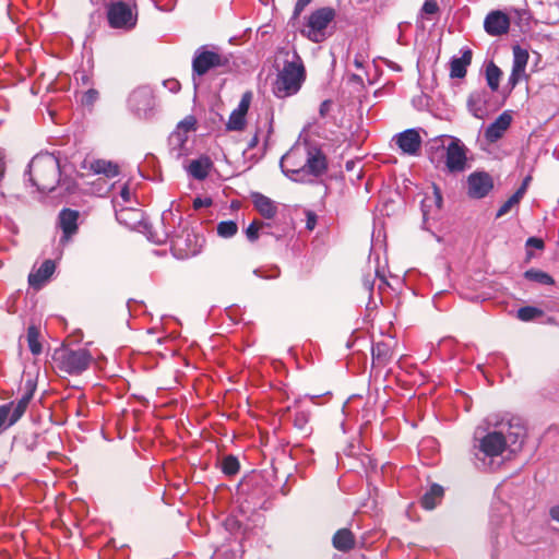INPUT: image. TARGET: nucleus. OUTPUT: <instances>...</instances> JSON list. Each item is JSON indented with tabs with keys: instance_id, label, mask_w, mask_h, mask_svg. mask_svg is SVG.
<instances>
[{
	"instance_id": "obj_4",
	"label": "nucleus",
	"mask_w": 559,
	"mask_h": 559,
	"mask_svg": "<svg viewBox=\"0 0 559 559\" xmlns=\"http://www.w3.org/2000/svg\"><path fill=\"white\" fill-rule=\"evenodd\" d=\"M480 428H477L474 437L475 456L483 462L484 466H490L491 460L500 456L508 447L504 426L484 436H480Z\"/></svg>"
},
{
	"instance_id": "obj_60",
	"label": "nucleus",
	"mask_w": 559,
	"mask_h": 559,
	"mask_svg": "<svg viewBox=\"0 0 559 559\" xmlns=\"http://www.w3.org/2000/svg\"><path fill=\"white\" fill-rule=\"evenodd\" d=\"M230 556H231L233 559H237L235 554H230Z\"/></svg>"
},
{
	"instance_id": "obj_52",
	"label": "nucleus",
	"mask_w": 559,
	"mask_h": 559,
	"mask_svg": "<svg viewBox=\"0 0 559 559\" xmlns=\"http://www.w3.org/2000/svg\"><path fill=\"white\" fill-rule=\"evenodd\" d=\"M365 58L362 55H356L355 56V59H354V66L357 68V69H362L364 66H365Z\"/></svg>"
},
{
	"instance_id": "obj_5",
	"label": "nucleus",
	"mask_w": 559,
	"mask_h": 559,
	"mask_svg": "<svg viewBox=\"0 0 559 559\" xmlns=\"http://www.w3.org/2000/svg\"><path fill=\"white\" fill-rule=\"evenodd\" d=\"M435 143L444 152V169L448 174H461L468 168V148L459 138L442 135Z\"/></svg>"
},
{
	"instance_id": "obj_24",
	"label": "nucleus",
	"mask_w": 559,
	"mask_h": 559,
	"mask_svg": "<svg viewBox=\"0 0 559 559\" xmlns=\"http://www.w3.org/2000/svg\"><path fill=\"white\" fill-rule=\"evenodd\" d=\"M488 94L485 91H477L469 95L467 106L475 118L484 119L487 116Z\"/></svg>"
},
{
	"instance_id": "obj_26",
	"label": "nucleus",
	"mask_w": 559,
	"mask_h": 559,
	"mask_svg": "<svg viewBox=\"0 0 559 559\" xmlns=\"http://www.w3.org/2000/svg\"><path fill=\"white\" fill-rule=\"evenodd\" d=\"M212 166L213 163L210 157L201 156L191 160L187 167V170L192 178L197 180H204L209 176Z\"/></svg>"
},
{
	"instance_id": "obj_59",
	"label": "nucleus",
	"mask_w": 559,
	"mask_h": 559,
	"mask_svg": "<svg viewBox=\"0 0 559 559\" xmlns=\"http://www.w3.org/2000/svg\"><path fill=\"white\" fill-rule=\"evenodd\" d=\"M352 79H353V80H355V81L362 82V80L360 79V76H359V75H357V74H353V75H352Z\"/></svg>"
},
{
	"instance_id": "obj_22",
	"label": "nucleus",
	"mask_w": 559,
	"mask_h": 559,
	"mask_svg": "<svg viewBox=\"0 0 559 559\" xmlns=\"http://www.w3.org/2000/svg\"><path fill=\"white\" fill-rule=\"evenodd\" d=\"M504 426V437L508 441V447L511 452H515L521 449L523 439L525 437V429L520 424H500L499 428Z\"/></svg>"
},
{
	"instance_id": "obj_50",
	"label": "nucleus",
	"mask_w": 559,
	"mask_h": 559,
	"mask_svg": "<svg viewBox=\"0 0 559 559\" xmlns=\"http://www.w3.org/2000/svg\"><path fill=\"white\" fill-rule=\"evenodd\" d=\"M120 198L122 199L123 203H129L130 200H131V192H130V189L127 185H124L122 188H121V191H120Z\"/></svg>"
},
{
	"instance_id": "obj_8",
	"label": "nucleus",
	"mask_w": 559,
	"mask_h": 559,
	"mask_svg": "<svg viewBox=\"0 0 559 559\" xmlns=\"http://www.w3.org/2000/svg\"><path fill=\"white\" fill-rule=\"evenodd\" d=\"M204 245V238L190 229H182L171 238V251L175 258L186 260L199 254Z\"/></svg>"
},
{
	"instance_id": "obj_31",
	"label": "nucleus",
	"mask_w": 559,
	"mask_h": 559,
	"mask_svg": "<svg viewBox=\"0 0 559 559\" xmlns=\"http://www.w3.org/2000/svg\"><path fill=\"white\" fill-rule=\"evenodd\" d=\"M27 345L31 353L35 356L41 353V344L39 342V330L35 325H29L27 329Z\"/></svg>"
},
{
	"instance_id": "obj_53",
	"label": "nucleus",
	"mask_w": 559,
	"mask_h": 559,
	"mask_svg": "<svg viewBox=\"0 0 559 559\" xmlns=\"http://www.w3.org/2000/svg\"><path fill=\"white\" fill-rule=\"evenodd\" d=\"M530 180H531V177H530V176H527V177L523 180V182H522L521 187L516 190V191H521V192H522V193H521V199L524 197V194H525V192H526V189H527V186H528Z\"/></svg>"
},
{
	"instance_id": "obj_18",
	"label": "nucleus",
	"mask_w": 559,
	"mask_h": 559,
	"mask_svg": "<svg viewBox=\"0 0 559 559\" xmlns=\"http://www.w3.org/2000/svg\"><path fill=\"white\" fill-rule=\"evenodd\" d=\"M512 116L509 111H503L492 123L485 130V139L489 143H496L500 140L506 131L510 128Z\"/></svg>"
},
{
	"instance_id": "obj_32",
	"label": "nucleus",
	"mask_w": 559,
	"mask_h": 559,
	"mask_svg": "<svg viewBox=\"0 0 559 559\" xmlns=\"http://www.w3.org/2000/svg\"><path fill=\"white\" fill-rule=\"evenodd\" d=\"M372 358L378 362L384 364L391 358L390 345L384 342H378L372 346Z\"/></svg>"
},
{
	"instance_id": "obj_2",
	"label": "nucleus",
	"mask_w": 559,
	"mask_h": 559,
	"mask_svg": "<svg viewBox=\"0 0 559 559\" xmlns=\"http://www.w3.org/2000/svg\"><path fill=\"white\" fill-rule=\"evenodd\" d=\"M276 78L272 92L277 98L297 94L306 80L302 59L295 50L280 49L276 57Z\"/></svg>"
},
{
	"instance_id": "obj_23",
	"label": "nucleus",
	"mask_w": 559,
	"mask_h": 559,
	"mask_svg": "<svg viewBox=\"0 0 559 559\" xmlns=\"http://www.w3.org/2000/svg\"><path fill=\"white\" fill-rule=\"evenodd\" d=\"M84 168L97 175H104L107 178H114L119 174L117 164L105 159H85Z\"/></svg>"
},
{
	"instance_id": "obj_55",
	"label": "nucleus",
	"mask_w": 559,
	"mask_h": 559,
	"mask_svg": "<svg viewBox=\"0 0 559 559\" xmlns=\"http://www.w3.org/2000/svg\"><path fill=\"white\" fill-rule=\"evenodd\" d=\"M364 286H365V288H366L367 290L371 292V290H372V288H373V282H372V281H370V280H368V278H366V280L364 281Z\"/></svg>"
},
{
	"instance_id": "obj_42",
	"label": "nucleus",
	"mask_w": 559,
	"mask_h": 559,
	"mask_svg": "<svg viewBox=\"0 0 559 559\" xmlns=\"http://www.w3.org/2000/svg\"><path fill=\"white\" fill-rule=\"evenodd\" d=\"M439 12V4L436 0H426L423 8L421 13L426 15H433Z\"/></svg>"
},
{
	"instance_id": "obj_47",
	"label": "nucleus",
	"mask_w": 559,
	"mask_h": 559,
	"mask_svg": "<svg viewBox=\"0 0 559 559\" xmlns=\"http://www.w3.org/2000/svg\"><path fill=\"white\" fill-rule=\"evenodd\" d=\"M317 225V215L313 212H307L306 227L313 230Z\"/></svg>"
},
{
	"instance_id": "obj_13",
	"label": "nucleus",
	"mask_w": 559,
	"mask_h": 559,
	"mask_svg": "<svg viewBox=\"0 0 559 559\" xmlns=\"http://www.w3.org/2000/svg\"><path fill=\"white\" fill-rule=\"evenodd\" d=\"M492 188V177L486 171H475L467 177V194L472 199L485 198Z\"/></svg>"
},
{
	"instance_id": "obj_15",
	"label": "nucleus",
	"mask_w": 559,
	"mask_h": 559,
	"mask_svg": "<svg viewBox=\"0 0 559 559\" xmlns=\"http://www.w3.org/2000/svg\"><path fill=\"white\" fill-rule=\"evenodd\" d=\"M403 154L415 156L421 148V136L416 129H407L393 139Z\"/></svg>"
},
{
	"instance_id": "obj_33",
	"label": "nucleus",
	"mask_w": 559,
	"mask_h": 559,
	"mask_svg": "<svg viewBox=\"0 0 559 559\" xmlns=\"http://www.w3.org/2000/svg\"><path fill=\"white\" fill-rule=\"evenodd\" d=\"M524 277L527 278L528 281L536 282V283H539L543 285H552L554 284L552 277L548 273L540 271V270H535V269L527 270L524 273Z\"/></svg>"
},
{
	"instance_id": "obj_16",
	"label": "nucleus",
	"mask_w": 559,
	"mask_h": 559,
	"mask_svg": "<svg viewBox=\"0 0 559 559\" xmlns=\"http://www.w3.org/2000/svg\"><path fill=\"white\" fill-rule=\"evenodd\" d=\"M484 28L490 36L504 35L510 28V17L500 10L491 11L485 17Z\"/></svg>"
},
{
	"instance_id": "obj_20",
	"label": "nucleus",
	"mask_w": 559,
	"mask_h": 559,
	"mask_svg": "<svg viewBox=\"0 0 559 559\" xmlns=\"http://www.w3.org/2000/svg\"><path fill=\"white\" fill-rule=\"evenodd\" d=\"M251 201L253 203L254 209L259 212V214L262 217L266 219H272L276 216L278 212L277 204L269 197L260 192H252Z\"/></svg>"
},
{
	"instance_id": "obj_43",
	"label": "nucleus",
	"mask_w": 559,
	"mask_h": 559,
	"mask_svg": "<svg viewBox=\"0 0 559 559\" xmlns=\"http://www.w3.org/2000/svg\"><path fill=\"white\" fill-rule=\"evenodd\" d=\"M98 96L97 91L91 88L87 92L84 93L82 102L86 105H92Z\"/></svg>"
},
{
	"instance_id": "obj_41",
	"label": "nucleus",
	"mask_w": 559,
	"mask_h": 559,
	"mask_svg": "<svg viewBox=\"0 0 559 559\" xmlns=\"http://www.w3.org/2000/svg\"><path fill=\"white\" fill-rule=\"evenodd\" d=\"M309 421V414L307 412H297L294 416V425L300 430H304Z\"/></svg>"
},
{
	"instance_id": "obj_36",
	"label": "nucleus",
	"mask_w": 559,
	"mask_h": 559,
	"mask_svg": "<svg viewBox=\"0 0 559 559\" xmlns=\"http://www.w3.org/2000/svg\"><path fill=\"white\" fill-rule=\"evenodd\" d=\"M521 191H515L500 207L499 210L497 211V214L496 216L497 217H502L504 216L506 214H508L511 209L519 204L520 201L522 200L521 199Z\"/></svg>"
},
{
	"instance_id": "obj_6",
	"label": "nucleus",
	"mask_w": 559,
	"mask_h": 559,
	"mask_svg": "<svg viewBox=\"0 0 559 559\" xmlns=\"http://www.w3.org/2000/svg\"><path fill=\"white\" fill-rule=\"evenodd\" d=\"M335 10L323 7L311 12L306 19L300 33L312 43H322L329 36L328 28L335 19Z\"/></svg>"
},
{
	"instance_id": "obj_51",
	"label": "nucleus",
	"mask_w": 559,
	"mask_h": 559,
	"mask_svg": "<svg viewBox=\"0 0 559 559\" xmlns=\"http://www.w3.org/2000/svg\"><path fill=\"white\" fill-rule=\"evenodd\" d=\"M433 202H435V205L437 209L441 207L442 195H441L440 190L436 186H433Z\"/></svg>"
},
{
	"instance_id": "obj_14",
	"label": "nucleus",
	"mask_w": 559,
	"mask_h": 559,
	"mask_svg": "<svg viewBox=\"0 0 559 559\" xmlns=\"http://www.w3.org/2000/svg\"><path fill=\"white\" fill-rule=\"evenodd\" d=\"M512 52V70L507 83L510 91H512L520 81L525 78V69L530 57L528 51L519 45L513 46Z\"/></svg>"
},
{
	"instance_id": "obj_40",
	"label": "nucleus",
	"mask_w": 559,
	"mask_h": 559,
	"mask_svg": "<svg viewBox=\"0 0 559 559\" xmlns=\"http://www.w3.org/2000/svg\"><path fill=\"white\" fill-rule=\"evenodd\" d=\"M251 99H252V94L250 92H246L242 95L237 108L234 111L246 116L249 110Z\"/></svg>"
},
{
	"instance_id": "obj_34",
	"label": "nucleus",
	"mask_w": 559,
	"mask_h": 559,
	"mask_svg": "<svg viewBox=\"0 0 559 559\" xmlns=\"http://www.w3.org/2000/svg\"><path fill=\"white\" fill-rule=\"evenodd\" d=\"M238 231V226L234 221H224L217 225V234L223 238H230Z\"/></svg>"
},
{
	"instance_id": "obj_7",
	"label": "nucleus",
	"mask_w": 559,
	"mask_h": 559,
	"mask_svg": "<svg viewBox=\"0 0 559 559\" xmlns=\"http://www.w3.org/2000/svg\"><path fill=\"white\" fill-rule=\"evenodd\" d=\"M53 360L60 371L69 374H80L90 367L92 355L85 348L76 350L63 348L55 352Z\"/></svg>"
},
{
	"instance_id": "obj_12",
	"label": "nucleus",
	"mask_w": 559,
	"mask_h": 559,
	"mask_svg": "<svg viewBox=\"0 0 559 559\" xmlns=\"http://www.w3.org/2000/svg\"><path fill=\"white\" fill-rule=\"evenodd\" d=\"M129 106L139 117H148L154 106L152 90L147 86L134 90L129 96Z\"/></svg>"
},
{
	"instance_id": "obj_9",
	"label": "nucleus",
	"mask_w": 559,
	"mask_h": 559,
	"mask_svg": "<svg viewBox=\"0 0 559 559\" xmlns=\"http://www.w3.org/2000/svg\"><path fill=\"white\" fill-rule=\"evenodd\" d=\"M26 392L16 402H10L0 406V429L14 425L25 413L35 391L32 381L26 382Z\"/></svg>"
},
{
	"instance_id": "obj_54",
	"label": "nucleus",
	"mask_w": 559,
	"mask_h": 559,
	"mask_svg": "<svg viewBox=\"0 0 559 559\" xmlns=\"http://www.w3.org/2000/svg\"><path fill=\"white\" fill-rule=\"evenodd\" d=\"M550 516L552 520L559 522V506H556L550 509Z\"/></svg>"
},
{
	"instance_id": "obj_21",
	"label": "nucleus",
	"mask_w": 559,
	"mask_h": 559,
	"mask_svg": "<svg viewBox=\"0 0 559 559\" xmlns=\"http://www.w3.org/2000/svg\"><path fill=\"white\" fill-rule=\"evenodd\" d=\"M56 269L52 260H45L41 265L29 273L28 284L34 289H40L49 277L53 274Z\"/></svg>"
},
{
	"instance_id": "obj_29",
	"label": "nucleus",
	"mask_w": 559,
	"mask_h": 559,
	"mask_svg": "<svg viewBox=\"0 0 559 559\" xmlns=\"http://www.w3.org/2000/svg\"><path fill=\"white\" fill-rule=\"evenodd\" d=\"M142 212L140 210L131 209V207H121L120 210H116L117 219L126 224L128 226H133L135 223L142 219Z\"/></svg>"
},
{
	"instance_id": "obj_1",
	"label": "nucleus",
	"mask_w": 559,
	"mask_h": 559,
	"mask_svg": "<svg viewBox=\"0 0 559 559\" xmlns=\"http://www.w3.org/2000/svg\"><path fill=\"white\" fill-rule=\"evenodd\" d=\"M282 171L297 182H311L326 171L328 163L320 151L296 146L292 147L282 158Z\"/></svg>"
},
{
	"instance_id": "obj_37",
	"label": "nucleus",
	"mask_w": 559,
	"mask_h": 559,
	"mask_svg": "<svg viewBox=\"0 0 559 559\" xmlns=\"http://www.w3.org/2000/svg\"><path fill=\"white\" fill-rule=\"evenodd\" d=\"M543 314V311L536 307L526 306L518 310V318L521 321H531Z\"/></svg>"
},
{
	"instance_id": "obj_17",
	"label": "nucleus",
	"mask_w": 559,
	"mask_h": 559,
	"mask_svg": "<svg viewBox=\"0 0 559 559\" xmlns=\"http://www.w3.org/2000/svg\"><path fill=\"white\" fill-rule=\"evenodd\" d=\"M197 120L193 116L186 117L182 121H180L177 126L175 132L171 133L169 141L173 150H178V156H181L183 153L185 144L188 140L187 134L194 130Z\"/></svg>"
},
{
	"instance_id": "obj_27",
	"label": "nucleus",
	"mask_w": 559,
	"mask_h": 559,
	"mask_svg": "<svg viewBox=\"0 0 559 559\" xmlns=\"http://www.w3.org/2000/svg\"><path fill=\"white\" fill-rule=\"evenodd\" d=\"M334 548L346 552L355 547V536L348 528L338 530L332 539Z\"/></svg>"
},
{
	"instance_id": "obj_56",
	"label": "nucleus",
	"mask_w": 559,
	"mask_h": 559,
	"mask_svg": "<svg viewBox=\"0 0 559 559\" xmlns=\"http://www.w3.org/2000/svg\"><path fill=\"white\" fill-rule=\"evenodd\" d=\"M430 199L429 198H425L421 202V207H423V213H424V216L426 217L428 215V212L426 210V207L428 206L427 205V202L429 201Z\"/></svg>"
},
{
	"instance_id": "obj_45",
	"label": "nucleus",
	"mask_w": 559,
	"mask_h": 559,
	"mask_svg": "<svg viewBox=\"0 0 559 559\" xmlns=\"http://www.w3.org/2000/svg\"><path fill=\"white\" fill-rule=\"evenodd\" d=\"M526 247H532L538 250H542L544 248V241L540 238L537 237H530L526 240Z\"/></svg>"
},
{
	"instance_id": "obj_30",
	"label": "nucleus",
	"mask_w": 559,
	"mask_h": 559,
	"mask_svg": "<svg viewBox=\"0 0 559 559\" xmlns=\"http://www.w3.org/2000/svg\"><path fill=\"white\" fill-rule=\"evenodd\" d=\"M501 76V69L496 63L489 62L486 67V81L492 92L499 88Z\"/></svg>"
},
{
	"instance_id": "obj_46",
	"label": "nucleus",
	"mask_w": 559,
	"mask_h": 559,
	"mask_svg": "<svg viewBox=\"0 0 559 559\" xmlns=\"http://www.w3.org/2000/svg\"><path fill=\"white\" fill-rule=\"evenodd\" d=\"M263 132V129L262 127H258L254 135L250 139L249 143H248V150H252L254 148L259 142H260V134Z\"/></svg>"
},
{
	"instance_id": "obj_35",
	"label": "nucleus",
	"mask_w": 559,
	"mask_h": 559,
	"mask_svg": "<svg viewBox=\"0 0 559 559\" xmlns=\"http://www.w3.org/2000/svg\"><path fill=\"white\" fill-rule=\"evenodd\" d=\"M246 126V116L240 115L238 112H233L229 116V119L226 123V128L229 131H241Z\"/></svg>"
},
{
	"instance_id": "obj_58",
	"label": "nucleus",
	"mask_w": 559,
	"mask_h": 559,
	"mask_svg": "<svg viewBox=\"0 0 559 559\" xmlns=\"http://www.w3.org/2000/svg\"><path fill=\"white\" fill-rule=\"evenodd\" d=\"M277 276H278V271H275L273 274H271V275H266L265 277H266V278H275V277H277Z\"/></svg>"
},
{
	"instance_id": "obj_49",
	"label": "nucleus",
	"mask_w": 559,
	"mask_h": 559,
	"mask_svg": "<svg viewBox=\"0 0 559 559\" xmlns=\"http://www.w3.org/2000/svg\"><path fill=\"white\" fill-rule=\"evenodd\" d=\"M263 128L265 129L264 142L266 143L271 133L273 132L272 120L269 119L267 117L264 119Z\"/></svg>"
},
{
	"instance_id": "obj_44",
	"label": "nucleus",
	"mask_w": 559,
	"mask_h": 559,
	"mask_svg": "<svg viewBox=\"0 0 559 559\" xmlns=\"http://www.w3.org/2000/svg\"><path fill=\"white\" fill-rule=\"evenodd\" d=\"M164 86L171 93H177L180 90V83L176 79H169L164 81Z\"/></svg>"
},
{
	"instance_id": "obj_11",
	"label": "nucleus",
	"mask_w": 559,
	"mask_h": 559,
	"mask_svg": "<svg viewBox=\"0 0 559 559\" xmlns=\"http://www.w3.org/2000/svg\"><path fill=\"white\" fill-rule=\"evenodd\" d=\"M224 64L223 57L213 50H209L206 46L198 48L194 52L192 60L193 78L195 75L202 76L211 69Z\"/></svg>"
},
{
	"instance_id": "obj_10",
	"label": "nucleus",
	"mask_w": 559,
	"mask_h": 559,
	"mask_svg": "<svg viewBox=\"0 0 559 559\" xmlns=\"http://www.w3.org/2000/svg\"><path fill=\"white\" fill-rule=\"evenodd\" d=\"M107 15L109 25L114 28L132 29L136 25V13L123 1L111 3Z\"/></svg>"
},
{
	"instance_id": "obj_39",
	"label": "nucleus",
	"mask_w": 559,
	"mask_h": 559,
	"mask_svg": "<svg viewBox=\"0 0 559 559\" xmlns=\"http://www.w3.org/2000/svg\"><path fill=\"white\" fill-rule=\"evenodd\" d=\"M222 471L226 475H235L239 471V462L235 456H227L222 462Z\"/></svg>"
},
{
	"instance_id": "obj_57",
	"label": "nucleus",
	"mask_w": 559,
	"mask_h": 559,
	"mask_svg": "<svg viewBox=\"0 0 559 559\" xmlns=\"http://www.w3.org/2000/svg\"><path fill=\"white\" fill-rule=\"evenodd\" d=\"M202 204H203V202H202V200H200V199H197V200L194 201V203H193V205H194V207H195V209H199L200 206H202Z\"/></svg>"
},
{
	"instance_id": "obj_3",
	"label": "nucleus",
	"mask_w": 559,
	"mask_h": 559,
	"mask_svg": "<svg viewBox=\"0 0 559 559\" xmlns=\"http://www.w3.org/2000/svg\"><path fill=\"white\" fill-rule=\"evenodd\" d=\"M29 181L40 192H51L60 178L59 159L50 153L36 155L28 165Z\"/></svg>"
},
{
	"instance_id": "obj_25",
	"label": "nucleus",
	"mask_w": 559,
	"mask_h": 559,
	"mask_svg": "<svg viewBox=\"0 0 559 559\" xmlns=\"http://www.w3.org/2000/svg\"><path fill=\"white\" fill-rule=\"evenodd\" d=\"M471 49H463L461 57H453L450 61V76L452 79H463L466 75L467 67L471 64Z\"/></svg>"
},
{
	"instance_id": "obj_28",
	"label": "nucleus",
	"mask_w": 559,
	"mask_h": 559,
	"mask_svg": "<svg viewBox=\"0 0 559 559\" xmlns=\"http://www.w3.org/2000/svg\"><path fill=\"white\" fill-rule=\"evenodd\" d=\"M443 488L439 485H432L430 489L423 496L421 506L426 510H432L441 500Z\"/></svg>"
},
{
	"instance_id": "obj_48",
	"label": "nucleus",
	"mask_w": 559,
	"mask_h": 559,
	"mask_svg": "<svg viewBox=\"0 0 559 559\" xmlns=\"http://www.w3.org/2000/svg\"><path fill=\"white\" fill-rule=\"evenodd\" d=\"M311 1L312 0H297L294 9V15H299Z\"/></svg>"
},
{
	"instance_id": "obj_38",
	"label": "nucleus",
	"mask_w": 559,
	"mask_h": 559,
	"mask_svg": "<svg viewBox=\"0 0 559 559\" xmlns=\"http://www.w3.org/2000/svg\"><path fill=\"white\" fill-rule=\"evenodd\" d=\"M265 226L269 225L260 221H253L245 230L247 239L250 242L257 241L260 230H262Z\"/></svg>"
},
{
	"instance_id": "obj_19",
	"label": "nucleus",
	"mask_w": 559,
	"mask_h": 559,
	"mask_svg": "<svg viewBox=\"0 0 559 559\" xmlns=\"http://www.w3.org/2000/svg\"><path fill=\"white\" fill-rule=\"evenodd\" d=\"M79 212L70 209H63L59 214V226L63 236L61 242L69 241L70 237L78 230Z\"/></svg>"
}]
</instances>
